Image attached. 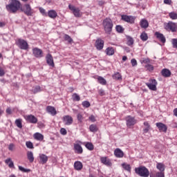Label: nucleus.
<instances>
[{
	"mask_svg": "<svg viewBox=\"0 0 177 177\" xmlns=\"http://www.w3.org/2000/svg\"><path fill=\"white\" fill-rule=\"evenodd\" d=\"M6 8L10 13H16V12L21 8V3L19 0H11L10 3L7 5Z\"/></svg>",
	"mask_w": 177,
	"mask_h": 177,
	"instance_id": "obj_1",
	"label": "nucleus"
},
{
	"mask_svg": "<svg viewBox=\"0 0 177 177\" xmlns=\"http://www.w3.org/2000/svg\"><path fill=\"white\" fill-rule=\"evenodd\" d=\"M102 26L104 27L105 32L110 34V32H111L113 30V21L110 18H106L102 22Z\"/></svg>",
	"mask_w": 177,
	"mask_h": 177,
	"instance_id": "obj_2",
	"label": "nucleus"
},
{
	"mask_svg": "<svg viewBox=\"0 0 177 177\" xmlns=\"http://www.w3.org/2000/svg\"><path fill=\"white\" fill-rule=\"evenodd\" d=\"M135 172L137 175L142 177H149L150 171L146 168V167H140L135 169Z\"/></svg>",
	"mask_w": 177,
	"mask_h": 177,
	"instance_id": "obj_3",
	"label": "nucleus"
},
{
	"mask_svg": "<svg viewBox=\"0 0 177 177\" xmlns=\"http://www.w3.org/2000/svg\"><path fill=\"white\" fill-rule=\"evenodd\" d=\"M164 28L165 30H167V31H171V32H176L177 31V24L173 21L165 23Z\"/></svg>",
	"mask_w": 177,
	"mask_h": 177,
	"instance_id": "obj_4",
	"label": "nucleus"
},
{
	"mask_svg": "<svg viewBox=\"0 0 177 177\" xmlns=\"http://www.w3.org/2000/svg\"><path fill=\"white\" fill-rule=\"evenodd\" d=\"M16 44L19 49H22L23 50H27L28 49V43L23 39H19Z\"/></svg>",
	"mask_w": 177,
	"mask_h": 177,
	"instance_id": "obj_5",
	"label": "nucleus"
},
{
	"mask_svg": "<svg viewBox=\"0 0 177 177\" xmlns=\"http://www.w3.org/2000/svg\"><path fill=\"white\" fill-rule=\"evenodd\" d=\"M157 80L156 79H150L149 82L146 83L147 86H148L150 91H157Z\"/></svg>",
	"mask_w": 177,
	"mask_h": 177,
	"instance_id": "obj_6",
	"label": "nucleus"
},
{
	"mask_svg": "<svg viewBox=\"0 0 177 177\" xmlns=\"http://www.w3.org/2000/svg\"><path fill=\"white\" fill-rule=\"evenodd\" d=\"M68 8L70 10H71L75 17H81L82 16V12H81V10L80 8H76L75 6L69 4Z\"/></svg>",
	"mask_w": 177,
	"mask_h": 177,
	"instance_id": "obj_7",
	"label": "nucleus"
},
{
	"mask_svg": "<svg viewBox=\"0 0 177 177\" xmlns=\"http://www.w3.org/2000/svg\"><path fill=\"white\" fill-rule=\"evenodd\" d=\"M126 120V125L128 127V128H131V127H133L135 124H136V120L134 117H132L131 115H128L125 118Z\"/></svg>",
	"mask_w": 177,
	"mask_h": 177,
	"instance_id": "obj_8",
	"label": "nucleus"
},
{
	"mask_svg": "<svg viewBox=\"0 0 177 177\" xmlns=\"http://www.w3.org/2000/svg\"><path fill=\"white\" fill-rule=\"evenodd\" d=\"M22 12H24L26 16H32L34 14V10L31 8L30 4H26L22 8Z\"/></svg>",
	"mask_w": 177,
	"mask_h": 177,
	"instance_id": "obj_9",
	"label": "nucleus"
},
{
	"mask_svg": "<svg viewBox=\"0 0 177 177\" xmlns=\"http://www.w3.org/2000/svg\"><path fill=\"white\" fill-rule=\"evenodd\" d=\"M80 143H82L81 141H77L73 145L75 153L77 154H82L84 153V149Z\"/></svg>",
	"mask_w": 177,
	"mask_h": 177,
	"instance_id": "obj_10",
	"label": "nucleus"
},
{
	"mask_svg": "<svg viewBox=\"0 0 177 177\" xmlns=\"http://www.w3.org/2000/svg\"><path fill=\"white\" fill-rule=\"evenodd\" d=\"M32 53L35 57H37L38 59H41V57H44V52L40 48H32Z\"/></svg>",
	"mask_w": 177,
	"mask_h": 177,
	"instance_id": "obj_11",
	"label": "nucleus"
},
{
	"mask_svg": "<svg viewBox=\"0 0 177 177\" xmlns=\"http://www.w3.org/2000/svg\"><path fill=\"white\" fill-rule=\"evenodd\" d=\"M24 118L27 122H30V124H37L38 122V119L33 115H26L24 116Z\"/></svg>",
	"mask_w": 177,
	"mask_h": 177,
	"instance_id": "obj_12",
	"label": "nucleus"
},
{
	"mask_svg": "<svg viewBox=\"0 0 177 177\" xmlns=\"http://www.w3.org/2000/svg\"><path fill=\"white\" fill-rule=\"evenodd\" d=\"M135 19H136V17L133 16L122 15V20L126 21V23H129L130 24H133V23H135Z\"/></svg>",
	"mask_w": 177,
	"mask_h": 177,
	"instance_id": "obj_13",
	"label": "nucleus"
},
{
	"mask_svg": "<svg viewBox=\"0 0 177 177\" xmlns=\"http://www.w3.org/2000/svg\"><path fill=\"white\" fill-rule=\"evenodd\" d=\"M155 36L160 42H162V44H165V42H167V39H165V36H164L162 33L160 32H156Z\"/></svg>",
	"mask_w": 177,
	"mask_h": 177,
	"instance_id": "obj_14",
	"label": "nucleus"
},
{
	"mask_svg": "<svg viewBox=\"0 0 177 177\" xmlns=\"http://www.w3.org/2000/svg\"><path fill=\"white\" fill-rule=\"evenodd\" d=\"M100 161L102 164H104V165H106V167H111V160H110L109 158L104 156L100 158Z\"/></svg>",
	"mask_w": 177,
	"mask_h": 177,
	"instance_id": "obj_15",
	"label": "nucleus"
},
{
	"mask_svg": "<svg viewBox=\"0 0 177 177\" xmlns=\"http://www.w3.org/2000/svg\"><path fill=\"white\" fill-rule=\"evenodd\" d=\"M46 111L48 113L50 114V115H56L57 114V112L56 111V109L55 106H47L46 108Z\"/></svg>",
	"mask_w": 177,
	"mask_h": 177,
	"instance_id": "obj_16",
	"label": "nucleus"
},
{
	"mask_svg": "<svg viewBox=\"0 0 177 177\" xmlns=\"http://www.w3.org/2000/svg\"><path fill=\"white\" fill-rule=\"evenodd\" d=\"M46 60L48 66L50 67H55V62H53V57H52V55L48 54L46 56Z\"/></svg>",
	"mask_w": 177,
	"mask_h": 177,
	"instance_id": "obj_17",
	"label": "nucleus"
},
{
	"mask_svg": "<svg viewBox=\"0 0 177 177\" xmlns=\"http://www.w3.org/2000/svg\"><path fill=\"white\" fill-rule=\"evenodd\" d=\"M104 46V41L102 40L101 39H98L96 40L95 48H97L98 50H102Z\"/></svg>",
	"mask_w": 177,
	"mask_h": 177,
	"instance_id": "obj_18",
	"label": "nucleus"
},
{
	"mask_svg": "<svg viewBox=\"0 0 177 177\" xmlns=\"http://www.w3.org/2000/svg\"><path fill=\"white\" fill-rule=\"evenodd\" d=\"M156 125L160 132H167L168 129V127L162 122H157Z\"/></svg>",
	"mask_w": 177,
	"mask_h": 177,
	"instance_id": "obj_19",
	"label": "nucleus"
},
{
	"mask_svg": "<svg viewBox=\"0 0 177 177\" xmlns=\"http://www.w3.org/2000/svg\"><path fill=\"white\" fill-rule=\"evenodd\" d=\"M114 156H116L117 158H122V157H124V151L117 148L114 150Z\"/></svg>",
	"mask_w": 177,
	"mask_h": 177,
	"instance_id": "obj_20",
	"label": "nucleus"
},
{
	"mask_svg": "<svg viewBox=\"0 0 177 177\" xmlns=\"http://www.w3.org/2000/svg\"><path fill=\"white\" fill-rule=\"evenodd\" d=\"M64 123L65 124V125H71V124H73V118L70 115L64 116Z\"/></svg>",
	"mask_w": 177,
	"mask_h": 177,
	"instance_id": "obj_21",
	"label": "nucleus"
},
{
	"mask_svg": "<svg viewBox=\"0 0 177 177\" xmlns=\"http://www.w3.org/2000/svg\"><path fill=\"white\" fill-rule=\"evenodd\" d=\"M84 165H82V162L80 161H75L74 163V169L76 171H81Z\"/></svg>",
	"mask_w": 177,
	"mask_h": 177,
	"instance_id": "obj_22",
	"label": "nucleus"
},
{
	"mask_svg": "<svg viewBox=\"0 0 177 177\" xmlns=\"http://www.w3.org/2000/svg\"><path fill=\"white\" fill-rule=\"evenodd\" d=\"M34 138L36 140H39V142H42V140H44V135H42V133H35L33 136Z\"/></svg>",
	"mask_w": 177,
	"mask_h": 177,
	"instance_id": "obj_23",
	"label": "nucleus"
},
{
	"mask_svg": "<svg viewBox=\"0 0 177 177\" xmlns=\"http://www.w3.org/2000/svg\"><path fill=\"white\" fill-rule=\"evenodd\" d=\"M140 26L141 28H147V27H149V21H147L145 19H142L140 21Z\"/></svg>",
	"mask_w": 177,
	"mask_h": 177,
	"instance_id": "obj_24",
	"label": "nucleus"
},
{
	"mask_svg": "<svg viewBox=\"0 0 177 177\" xmlns=\"http://www.w3.org/2000/svg\"><path fill=\"white\" fill-rule=\"evenodd\" d=\"M39 160L41 164H46V162H48V156L44 153H41L39 155Z\"/></svg>",
	"mask_w": 177,
	"mask_h": 177,
	"instance_id": "obj_25",
	"label": "nucleus"
},
{
	"mask_svg": "<svg viewBox=\"0 0 177 177\" xmlns=\"http://www.w3.org/2000/svg\"><path fill=\"white\" fill-rule=\"evenodd\" d=\"M48 16L50 19H56V17H57V12H56L55 10H50L48 12Z\"/></svg>",
	"mask_w": 177,
	"mask_h": 177,
	"instance_id": "obj_26",
	"label": "nucleus"
},
{
	"mask_svg": "<svg viewBox=\"0 0 177 177\" xmlns=\"http://www.w3.org/2000/svg\"><path fill=\"white\" fill-rule=\"evenodd\" d=\"M27 158L30 162H34V153H32V151H28L27 152Z\"/></svg>",
	"mask_w": 177,
	"mask_h": 177,
	"instance_id": "obj_27",
	"label": "nucleus"
},
{
	"mask_svg": "<svg viewBox=\"0 0 177 177\" xmlns=\"http://www.w3.org/2000/svg\"><path fill=\"white\" fill-rule=\"evenodd\" d=\"M97 82L100 84V85H106L107 84V81L102 76H97Z\"/></svg>",
	"mask_w": 177,
	"mask_h": 177,
	"instance_id": "obj_28",
	"label": "nucleus"
},
{
	"mask_svg": "<svg viewBox=\"0 0 177 177\" xmlns=\"http://www.w3.org/2000/svg\"><path fill=\"white\" fill-rule=\"evenodd\" d=\"M156 168L160 171V172H164V171H165V165L162 163L158 162L156 164Z\"/></svg>",
	"mask_w": 177,
	"mask_h": 177,
	"instance_id": "obj_29",
	"label": "nucleus"
},
{
	"mask_svg": "<svg viewBox=\"0 0 177 177\" xmlns=\"http://www.w3.org/2000/svg\"><path fill=\"white\" fill-rule=\"evenodd\" d=\"M105 52L108 56H113L114 55V48L113 47H108Z\"/></svg>",
	"mask_w": 177,
	"mask_h": 177,
	"instance_id": "obj_30",
	"label": "nucleus"
},
{
	"mask_svg": "<svg viewBox=\"0 0 177 177\" xmlns=\"http://www.w3.org/2000/svg\"><path fill=\"white\" fill-rule=\"evenodd\" d=\"M5 162L7 164V165H8L9 168H15V164L10 158L6 159Z\"/></svg>",
	"mask_w": 177,
	"mask_h": 177,
	"instance_id": "obj_31",
	"label": "nucleus"
},
{
	"mask_svg": "<svg viewBox=\"0 0 177 177\" xmlns=\"http://www.w3.org/2000/svg\"><path fill=\"white\" fill-rule=\"evenodd\" d=\"M140 38L141 41H143L145 42L149 39V36L147 35V33H146V32H142L140 36Z\"/></svg>",
	"mask_w": 177,
	"mask_h": 177,
	"instance_id": "obj_32",
	"label": "nucleus"
},
{
	"mask_svg": "<svg viewBox=\"0 0 177 177\" xmlns=\"http://www.w3.org/2000/svg\"><path fill=\"white\" fill-rule=\"evenodd\" d=\"M89 131L90 132H97L99 131V129L97 128V126L96 124H91L89 126Z\"/></svg>",
	"mask_w": 177,
	"mask_h": 177,
	"instance_id": "obj_33",
	"label": "nucleus"
},
{
	"mask_svg": "<svg viewBox=\"0 0 177 177\" xmlns=\"http://www.w3.org/2000/svg\"><path fill=\"white\" fill-rule=\"evenodd\" d=\"M122 167L124 169H125V171H127L128 172H131V170L132 169V168L131 167V165L128 163L122 164Z\"/></svg>",
	"mask_w": 177,
	"mask_h": 177,
	"instance_id": "obj_34",
	"label": "nucleus"
},
{
	"mask_svg": "<svg viewBox=\"0 0 177 177\" xmlns=\"http://www.w3.org/2000/svg\"><path fill=\"white\" fill-rule=\"evenodd\" d=\"M162 75H163V77H170L171 76V71L168 69H163L162 71Z\"/></svg>",
	"mask_w": 177,
	"mask_h": 177,
	"instance_id": "obj_35",
	"label": "nucleus"
},
{
	"mask_svg": "<svg viewBox=\"0 0 177 177\" xmlns=\"http://www.w3.org/2000/svg\"><path fill=\"white\" fill-rule=\"evenodd\" d=\"M169 17H170L171 20H177V13L175 12H171L169 13Z\"/></svg>",
	"mask_w": 177,
	"mask_h": 177,
	"instance_id": "obj_36",
	"label": "nucleus"
},
{
	"mask_svg": "<svg viewBox=\"0 0 177 177\" xmlns=\"http://www.w3.org/2000/svg\"><path fill=\"white\" fill-rule=\"evenodd\" d=\"M113 80H118V81L122 80V76L120 73H116L113 75Z\"/></svg>",
	"mask_w": 177,
	"mask_h": 177,
	"instance_id": "obj_37",
	"label": "nucleus"
},
{
	"mask_svg": "<svg viewBox=\"0 0 177 177\" xmlns=\"http://www.w3.org/2000/svg\"><path fill=\"white\" fill-rule=\"evenodd\" d=\"M21 119H17L15 120V124L17 125V128L21 129L23 128V124H21Z\"/></svg>",
	"mask_w": 177,
	"mask_h": 177,
	"instance_id": "obj_38",
	"label": "nucleus"
},
{
	"mask_svg": "<svg viewBox=\"0 0 177 177\" xmlns=\"http://www.w3.org/2000/svg\"><path fill=\"white\" fill-rule=\"evenodd\" d=\"M85 147H86V149L91 151L94 149L93 144H92V142H86Z\"/></svg>",
	"mask_w": 177,
	"mask_h": 177,
	"instance_id": "obj_39",
	"label": "nucleus"
},
{
	"mask_svg": "<svg viewBox=\"0 0 177 177\" xmlns=\"http://www.w3.org/2000/svg\"><path fill=\"white\" fill-rule=\"evenodd\" d=\"M133 38H132L131 37H127V45L128 46H132V45H133Z\"/></svg>",
	"mask_w": 177,
	"mask_h": 177,
	"instance_id": "obj_40",
	"label": "nucleus"
},
{
	"mask_svg": "<svg viewBox=\"0 0 177 177\" xmlns=\"http://www.w3.org/2000/svg\"><path fill=\"white\" fill-rule=\"evenodd\" d=\"M115 30L118 32H124V28L122 26L118 25L115 27Z\"/></svg>",
	"mask_w": 177,
	"mask_h": 177,
	"instance_id": "obj_41",
	"label": "nucleus"
},
{
	"mask_svg": "<svg viewBox=\"0 0 177 177\" xmlns=\"http://www.w3.org/2000/svg\"><path fill=\"white\" fill-rule=\"evenodd\" d=\"M82 104L83 107H85L86 109L91 107V103L88 101H84Z\"/></svg>",
	"mask_w": 177,
	"mask_h": 177,
	"instance_id": "obj_42",
	"label": "nucleus"
},
{
	"mask_svg": "<svg viewBox=\"0 0 177 177\" xmlns=\"http://www.w3.org/2000/svg\"><path fill=\"white\" fill-rule=\"evenodd\" d=\"M64 39L65 41H67L69 44H71V42H73V39L68 35H64Z\"/></svg>",
	"mask_w": 177,
	"mask_h": 177,
	"instance_id": "obj_43",
	"label": "nucleus"
},
{
	"mask_svg": "<svg viewBox=\"0 0 177 177\" xmlns=\"http://www.w3.org/2000/svg\"><path fill=\"white\" fill-rule=\"evenodd\" d=\"M26 145L28 149H34V145H32V142L30 141L26 142Z\"/></svg>",
	"mask_w": 177,
	"mask_h": 177,
	"instance_id": "obj_44",
	"label": "nucleus"
},
{
	"mask_svg": "<svg viewBox=\"0 0 177 177\" xmlns=\"http://www.w3.org/2000/svg\"><path fill=\"white\" fill-rule=\"evenodd\" d=\"M39 10L43 16H48V13H46V10L45 9H44L43 8H39Z\"/></svg>",
	"mask_w": 177,
	"mask_h": 177,
	"instance_id": "obj_45",
	"label": "nucleus"
},
{
	"mask_svg": "<svg viewBox=\"0 0 177 177\" xmlns=\"http://www.w3.org/2000/svg\"><path fill=\"white\" fill-rule=\"evenodd\" d=\"M145 68H147L148 71H153V70H154V66H153L151 64H147L145 66Z\"/></svg>",
	"mask_w": 177,
	"mask_h": 177,
	"instance_id": "obj_46",
	"label": "nucleus"
},
{
	"mask_svg": "<svg viewBox=\"0 0 177 177\" xmlns=\"http://www.w3.org/2000/svg\"><path fill=\"white\" fill-rule=\"evenodd\" d=\"M73 100H75L76 102H80V100H81V98L80 97V95H78V94L77 93H74L73 95Z\"/></svg>",
	"mask_w": 177,
	"mask_h": 177,
	"instance_id": "obj_47",
	"label": "nucleus"
},
{
	"mask_svg": "<svg viewBox=\"0 0 177 177\" xmlns=\"http://www.w3.org/2000/svg\"><path fill=\"white\" fill-rule=\"evenodd\" d=\"M171 44L173 45V48L177 49V39H172Z\"/></svg>",
	"mask_w": 177,
	"mask_h": 177,
	"instance_id": "obj_48",
	"label": "nucleus"
},
{
	"mask_svg": "<svg viewBox=\"0 0 177 177\" xmlns=\"http://www.w3.org/2000/svg\"><path fill=\"white\" fill-rule=\"evenodd\" d=\"M77 118L80 121V122H82V120H84V117L82 116V114L78 113L77 115Z\"/></svg>",
	"mask_w": 177,
	"mask_h": 177,
	"instance_id": "obj_49",
	"label": "nucleus"
},
{
	"mask_svg": "<svg viewBox=\"0 0 177 177\" xmlns=\"http://www.w3.org/2000/svg\"><path fill=\"white\" fill-rule=\"evenodd\" d=\"M19 171H21V172H30V169H25L21 166H19Z\"/></svg>",
	"mask_w": 177,
	"mask_h": 177,
	"instance_id": "obj_50",
	"label": "nucleus"
},
{
	"mask_svg": "<svg viewBox=\"0 0 177 177\" xmlns=\"http://www.w3.org/2000/svg\"><path fill=\"white\" fill-rule=\"evenodd\" d=\"M156 177H165L164 171H158L156 173Z\"/></svg>",
	"mask_w": 177,
	"mask_h": 177,
	"instance_id": "obj_51",
	"label": "nucleus"
},
{
	"mask_svg": "<svg viewBox=\"0 0 177 177\" xmlns=\"http://www.w3.org/2000/svg\"><path fill=\"white\" fill-rule=\"evenodd\" d=\"M88 120L89 121H91V122H95L96 121V117H95L93 115H91L89 116Z\"/></svg>",
	"mask_w": 177,
	"mask_h": 177,
	"instance_id": "obj_52",
	"label": "nucleus"
},
{
	"mask_svg": "<svg viewBox=\"0 0 177 177\" xmlns=\"http://www.w3.org/2000/svg\"><path fill=\"white\" fill-rule=\"evenodd\" d=\"M38 92H41V87L39 86H37L34 88V93H38Z\"/></svg>",
	"mask_w": 177,
	"mask_h": 177,
	"instance_id": "obj_53",
	"label": "nucleus"
},
{
	"mask_svg": "<svg viewBox=\"0 0 177 177\" xmlns=\"http://www.w3.org/2000/svg\"><path fill=\"white\" fill-rule=\"evenodd\" d=\"M131 63L133 67H135V66H138V62L135 59H132Z\"/></svg>",
	"mask_w": 177,
	"mask_h": 177,
	"instance_id": "obj_54",
	"label": "nucleus"
},
{
	"mask_svg": "<svg viewBox=\"0 0 177 177\" xmlns=\"http://www.w3.org/2000/svg\"><path fill=\"white\" fill-rule=\"evenodd\" d=\"M60 133L61 135H67V130H66L64 128H62L60 129Z\"/></svg>",
	"mask_w": 177,
	"mask_h": 177,
	"instance_id": "obj_55",
	"label": "nucleus"
},
{
	"mask_svg": "<svg viewBox=\"0 0 177 177\" xmlns=\"http://www.w3.org/2000/svg\"><path fill=\"white\" fill-rule=\"evenodd\" d=\"M3 75H5V70L0 66V77H3Z\"/></svg>",
	"mask_w": 177,
	"mask_h": 177,
	"instance_id": "obj_56",
	"label": "nucleus"
},
{
	"mask_svg": "<svg viewBox=\"0 0 177 177\" xmlns=\"http://www.w3.org/2000/svg\"><path fill=\"white\" fill-rule=\"evenodd\" d=\"M14 149H15V145L13 143L10 144L8 146V150H10V151H13Z\"/></svg>",
	"mask_w": 177,
	"mask_h": 177,
	"instance_id": "obj_57",
	"label": "nucleus"
},
{
	"mask_svg": "<svg viewBox=\"0 0 177 177\" xmlns=\"http://www.w3.org/2000/svg\"><path fill=\"white\" fill-rule=\"evenodd\" d=\"M98 93H99V95H100V96H104V95H105L104 90H103V88H100L98 91Z\"/></svg>",
	"mask_w": 177,
	"mask_h": 177,
	"instance_id": "obj_58",
	"label": "nucleus"
},
{
	"mask_svg": "<svg viewBox=\"0 0 177 177\" xmlns=\"http://www.w3.org/2000/svg\"><path fill=\"white\" fill-rule=\"evenodd\" d=\"M149 131H150V127H145L144 129H143V133L144 135L147 133V132H149Z\"/></svg>",
	"mask_w": 177,
	"mask_h": 177,
	"instance_id": "obj_59",
	"label": "nucleus"
},
{
	"mask_svg": "<svg viewBox=\"0 0 177 177\" xmlns=\"http://www.w3.org/2000/svg\"><path fill=\"white\" fill-rule=\"evenodd\" d=\"M142 63H145V64H147V63H150V59L145 58L142 60Z\"/></svg>",
	"mask_w": 177,
	"mask_h": 177,
	"instance_id": "obj_60",
	"label": "nucleus"
},
{
	"mask_svg": "<svg viewBox=\"0 0 177 177\" xmlns=\"http://www.w3.org/2000/svg\"><path fill=\"white\" fill-rule=\"evenodd\" d=\"M164 3H165L166 5H171V3H172V1L171 0H164Z\"/></svg>",
	"mask_w": 177,
	"mask_h": 177,
	"instance_id": "obj_61",
	"label": "nucleus"
},
{
	"mask_svg": "<svg viewBox=\"0 0 177 177\" xmlns=\"http://www.w3.org/2000/svg\"><path fill=\"white\" fill-rule=\"evenodd\" d=\"M7 114H12V109L10 108H8L6 109Z\"/></svg>",
	"mask_w": 177,
	"mask_h": 177,
	"instance_id": "obj_62",
	"label": "nucleus"
},
{
	"mask_svg": "<svg viewBox=\"0 0 177 177\" xmlns=\"http://www.w3.org/2000/svg\"><path fill=\"white\" fill-rule=\"evenodd\" d=\"M6 26V24L5 22H0V28H2L3 27H5Z\"/></svg>",
	"mask_w": 177,
	"mask_h": 177,
	"instance_id": "obj_63",
	"label": "nucleus"
},
{
	"mask_svg": "<svg viewBox=\"0 0 177 177\" xmlns=\"http://www.w3.org/2000/svg\"><path fill=\"white\" fill-rule=\"evenodd\" d=\"M144 125L145 127H150V124H149V122H145Z\"/></svg>",
	"mask_w": 177,
	"mask_h": 177,
	"instance_id": "obj_64",
	"label": "nucleus"
}]
</instances>
